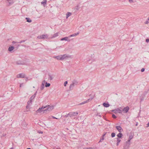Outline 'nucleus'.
Returning a JSON list of instances; mask_svg holds the SVG:
<instances>
[{"label": "nucleus", "instance_id": "1", "mask_svg": "<svg viewBox=\"0 0 149 149\" xmlns=\"http://www.w3.org/2000/svg\"><path fill=\"white\" fill-rule=\"evenodd\" d=\"M47 107V106L45 107H42L41 108H40L39 109L36 111V112L37 113H41L43 109L45 108H46Z\"/></svg>", "mask_w": 149, "mask_h": 149}, {"label": "nucleus", "instance_id": "2", "mask_svg": "<svg viewBox=\"0 0 149 149\" xmlns=\"http://www.w3.org/2000/svg\"><path fill=\"white\" fill-rule=\"evenodd\" d=\"M25 77V75L23 73H20L18 74L17 75V77L18 78H24Z\"/></svg>", "mask_w": 149, "mask_h": 149}, {"label": "nucleus", "instance_id": "3", "mask_svg": "<svg viewBox=\"0 0 149 149\" xmlns=\"http://www.w3.org/2000/svg\"><path fill=\"white\" fill-rule=\"evenodd\" d=\"M47 107H48L44 111H46L47 110L48 111H51L54 108V107L53 106H49V105H47Z\"/></svg>", "mask_w": 149, "mask_h": 149}, {"label": "nucleus", "instance_id": "4", "mask_svg": "<svg viewBox=\"0 0 149 149\" xmlns=\"http://www.w3.org/2000/svg\"><path fill=\"white\" fill-rule=\"evenodd\" d=\"M116 127L119 132H122L123 129L120 126H116Z\"/></svg>", "mask_w": 149, "mask_h": 149}, {"label": "nucleus", "instance_id": "5", "mask_svg": "<svg viewBox=\"0 0 149 149\" xmlns=\"http://www.w3.org/2000/svg\"><path fill=\"white\" fill-rule=\"evenodd\" d=\"M129 109V108L128 107H126L123 109V112L124 113H127Z\"/></svg>", "mask_w": 149, "mask_h": 149}, {"label": "nucleus", "instance_id": "6", "mask_svg": "<svg viewBox=\"0 0 149 149\" xmlns=\"http://www.w3.org/2000/svg\"><path fill=\"white\" fill-rule=\"evenodd\" d=\"M48 37V36L47 35H42L41 36H38V38H47Z\"/></svg>", "mask_w": 149, "mask_h": 149}, {"label": "nucleus", "instance_id": "7", "mask_svg": "<svg viewBox=\"0 0 149 149\" xmlns=\"http://www.w3.org/2000/svg\"><path fill=\"white\" fill-rule=\"evenodd\" d=\"M68 56H67L66 55H61V60L65 59L68 58Z\"/></svg>", "mask_w": 149, "mask_h": 149}, {"label": "nucleus", "instance_id": "8", "mask_svg": "<svg viewBox=\"0 0 149 149\" xmlns=\"http://www.w3.org/2000/svg\"><path fill=\"white\" fill-rule=\"evenodd\" d=\"M61 41L63 40H65V41H70V40H68V37H65L62 38H61Z\"/></svg>", "mask_w": 149, "mask_h": 149}, {"label": "nucleus", "instance_id": "9", "mask_svg": "<svg viewBox=\"0 0 149 149\" xmlns=\"http://www.w3.org/2000/svg\"><path fill=\"white\" fill-rule=\"evenodd\" d=\"M117 139V143H116V145L118 146L119 143L121 141V139L120 138H116Z\"/></svg>", "mask_w": 149, "mask_h": 149}, {"label": "nucleus", "instance_id": "10", "mask_svg": "<svg viewBox=\"0 0 149 149\" xmlns=\"http://www.w3.org/2000/svg\"><path fill=\"white\" fill-rule=\"evenodd\" d=\"M91 99H89L87 100H86V101H84V102L81 103L80 104H85V103L89 102V101H91Z\"/></svg>", "mask_w": 149, "mask_h": 149}, {"label": "nucleus", "instance_id": "11", "mask_svg": "<svg viewBox=\"0 0 149 149\" xmlns=\"http://www.w3.org/2000/svg\"><path fill=\"white\" fill-rule=\"evenodd\" d=\"M79 34V33H74L72 35H70L69 36V37H72L76 36H77V35H78Z\"/></svg>", "mask_w": 149, "mask_h": 149}, {"label": "nucleus", "instance_id": "12", "mask_svg": "<svg viewBox=\"0 0 149 149\" xmlns=\"http://www.w3.org/2000/svg\"><path fill=\"white\" fill-rule=\"evenodd\" d=\"M71 14V13L70 12L67 13L66 14V18H68Z\"/></svg>", "mask_w": 149, "mask_h": 149}, {"label": "nucleus", "instance_id": "13", "mask_svg": "<svg viewBox=\"0 0 149 149\" xmlns=\"http://www.w3.org/2000/svg\"><path fill=\"white\" fill-rule=\"evenodd\" d=\"M123 134L122 133H121V132H120L117 135V136L118 137V138H121Z\"/></svg>", "mask_w": 149, "mask_h": 149}, {"label": "nucleus", "instance_id": "14", "mask_svg": "<svg viewBox=\"0 0 149 149\" xmlns=\"http://www.w3.org/2000/svg\"><path fill=\"white\" fill-rule=\"evenodd\" d=\"M103 105L104 106V107H108L109 106V105L108 103H104L103 104Z\"/></svg>", "mask_w": 149, "mask_h": 149}, {"label": "nucleus", "instance_id": "15", "mask_svg": "<svg viewBox=\"0 0 149 149\" xmlns=\"http://www.w3.org/2000/svg\"><path fill=\"white\" fill-rule=\"evenodd\" d=\"M54 58H56L58 60H61V55L58 56H54Z\"/></svg>", "mask_w": 149, "mask_h": 149}, {"label": "nucleus", "instance_id": "16", "mask_svg": "<svg viewBox=\"0 0 149 149\" xmlns=\"http://www.w3.org/2000/svg\"><path fill=\"white\" fill-rule=\"evenodd\" d=\"M14 49V47L11 46V47H9V48H8V50L9 51H12Z\"/></svg>", "mask_w": 149, "mask_h": 149}, {"label": "nucleus", "instance_id": "17", "mask_svg": "<svg viewBox=\"0 0 149 149\" xmlns=\"http://www.w3.org/2000/svg\"><path fill=\"white\" fill-rule=\"evenodd\" d=\"M78 113L77 112H73L71 113V114L73 116H76L78 114Z\"/></svg>", "mask_w": 149, "mask_h": 149}, {"label": "nucleus", "instance_id": "18", "mask_svg": "<svg viewBox=\"0 0 149 149\" xmlns=\"http://www.w3.org/2000/svg\"><path fill=\"white\" fill-rule=\"evenodd\" d=\"M116 113H122V110L119 109L116 110Z\"/></svg>", "mask_w": 149, "mask_h": 149}, {"label": "nucleus", "instance_id": "19", "mask_svg": "<svg viewBox=\"0 0 149 149\" xmlns=\"http://www.w3.org/2000/svg\"><path fill=\"white\" fill-rule=\"evenodd\" d=\"M50 85V84L49 83H48L47 82L45 83V87H49Z\"/></svg>", "mask_w": 149, "mask_h": 149}, {"label": "nucleus", "instance_id": "20", "mask_svg": "<svg viewBox=\"0 0 149 149\" xmlns=\"http://www.w3.org/2000/svg\"><path fill=\"white\" fill-rule=\"evenodd\" d=\"M26 19H27V21L29 22H31V20L29 19V18H26Z\"/></svg>", "mask_w": 149, "mask_h": 149}, {"label": "nucleus", "instance_id": "21", "mask_svg": "<svg viewBox=\"0 0 149 149\" xmlns=\"http://www.w3.org/2000/svg\"><path fill=\"white\" fill-rule=\"evenodd\" d=\"M58 36V33H56L53 35V37H55L57 36Z\"/></svg>", "mask_w": 149, "mask_h": 149}, {"label": "nucleus", "instance_id": "22", "mask_svg": "<svg viewBox=\"0 0 149 149\" xmlns=\"http://www.w3.org/2000/svg\"><path fill=\"white\" fill-rule=\"evenodd\" d=\"M115 136V133H112L111 134V136L112 137H114Z\"/></svg>", "mask_w": 149, "mask_h": 149}, {"label": "nucleus", "instance_id": "23", "mask_svg": "<svg viewBox=\"0 0 149 149\" xmlns=\"http://www.w3.org/2000/svg\"><path fill=\"white\" fill-rule=\"evenodd\" d=\"M46 0H45L44 1H43L41 2V4H46Z\"/></svg>", "mask_w": 149, "mask_h": 149}, {"label": "nucleus", "instance_id": "24", "mask_svg": "<svg viewBox=\"0 0 149 149\" xmlns=\"http://www.w3.org/2000/svg\"><path fill=\"white\" fill-rule=\"evenodd\" d=\"M68 82L67 81H66L64 82V86H66V84H67Z\"/></svg>", "mask_w": 149, "mask_h": 149}, {"label": "nucleus", "instance_id": "25", "mask_svg": "<svg viewBox=\"0 0 149 149\" xmlns=\"http://www.w3.org/2000/svg\"><path fill=\"white\" fill-rule=\"evenodd\" d=\"M112 117L113 118H116V116L114 115H113L112 116Z\"/></svg>", "mask_w": 149, "mask_h": 149}, {"label": "nucleus", "instance_id": "26", "mask_svg": "<svg viewBox=\"0 0 149 149\" xmlns=\"http://www.w3.org/2000/svg\"><path fill=\"white\" fill-rule=\"evenodd\" d=\"M129 2L130 3H132L133 2V1L132 0H129Z\"/></svg>", "mask_w": 149, "mask_h": 149}, {"label": "nucleus", "instance_id": "27", "mask_svg": "<svg viewBox=\"0 0 149 149\" xmlns=\"http://www.w3.org/2000/svg\"><path fill=\"white\" fill-rule=\"evenodd\" d=\"M144 69L143 68L141 69V71L142 72H143L144 71Z\"/></svg>", "mask_w": 149, "mask_h": 149}, {"label": "nucleus", "instance_id": "28", "mask_svg": "<svg viewBox=\"0 0 149 149\" xmlns=\"http://www.w3.org/2000/svg\"><path fill=\"white\" fill-rule=\"evenodd\" d=\"M38 132L39 133H41V134H42L43 133V132L41 131H40V132Z\"/></svg>", "mask_w": 149, "mask_h": 149}, {"label": "nucleus", "instance_id": "29", "mask_svg": "<svg viewBox=\"0 0 149 149\" xmlns=\"http://www.w3.org/2000/svg\"><path fill=\"white\" fill-rule=\"evenodd\" d=\"M146 42H149V39H146Z\"/></svg>", "mask_w": 149, "mask_h": 149}, {"label": "nucleus", "instance_id": "30", "mask_svg": "<svg viewBox=\"0 0 149 149\" xmlns=\"http://www.w3.org/2000/svg\"><path fill=\"white\" fill-rule=\"evenodd\" d=\"M145 24H147L148 23V21H147L145 22Z\"/></svg>", "mask_w": 149, "mask_h": 149}, {"label": "nucleus", "instance_id": "31", "mask_svg": "<svg viewBox=\"0 0 149 149\" xmlns=\"http://www.w3.org/2000/svg\"><path fill=\"white\" fill-rule=\"evenodd\" d=\"M45 83V81H43L42 82V84H43V85H44Z\"/></svg>", "mask_w": 149, "mask_h": 149}, {"label": "nucleus", "instance_id": "32", "mask_svg": "<svg viewBox=\"0 0 149 149\" xmlns=\"http://www.w3.org/2000/svg\"><path fill=\"white\" fill-rule=\"evenodd\" d=\"M147 127H149V123H148L147 124Z\"/></svg>", "mask_w": 149, "mask_h": 149}, {"label": "nucleus", "instance_id": "33", "mask_svg": "<svg viewBox=\"0 0 149 149\" xmlns=\"http://www.w3.org/2000/svg\"><path fill=\"white\" fill-rule=\"evenodd\" d=\"M53 118H55V119H57V118H55L54 117H53Z\"/></svg>", "mask_w": 149, "mask_h": 149}, {"label": "nucleus", "instance_id": "34", "mask_svg": "<svg viewBox=\"0 0 149 149\" xmlns=\"http://www.w3.org/2000/svg\"><path fill=\"white\" fill-rule=\"evenodd\" d=\"M86 149H91V148H87Z\"/></svg>", "mask_w": 149, "mask_h": 149}, {"label": "nucleus", "instance_id": "35", "mask_svg": "<svg viewBox=\"0 0 149 149\" xmlns=\"http://www.w3.org/2000/svg\"><path fill=\"white\" fill-rule=\"evenodd\" d=\"M26 149H31L30 148H27Z\"/></svg>", "mask_w": 149, "mask_h": 149}, {"label": "nucleus", "instance_id": "36", "mask_svg": "<svg viewBox=\"0 0 149 149\" xmlns=\"http://www.w3.org/2000/svg\"><path fill=\"white\" fill-rule=\"evenodd\" d=\"M148 20H149V17H148Z\"/></svg>", "mask_w": 149, "mask_h": 149}, {"label": "nucleus", "instance_id": "37", "mask_svg": "<svg viewBox=\"0 0 149 149\" xmlns=\"http://www.w3.org/2000/svg\"><path fill=\"white\" fill-rule=\"evenodd\" d=\"M102 140H104V138H103L102 139Z\"/></svg>", "mask_w": 149, "mask_h": 149}]
</instances>
